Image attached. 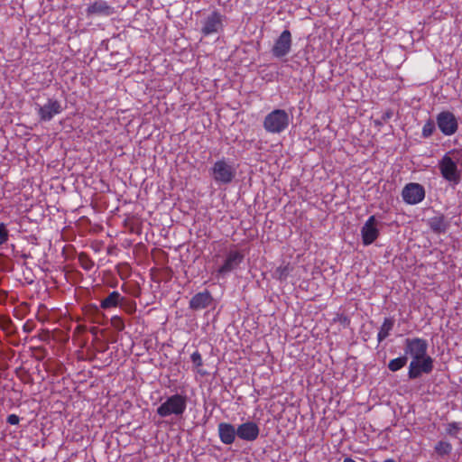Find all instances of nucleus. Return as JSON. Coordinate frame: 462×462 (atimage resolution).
<instances>
[{
    "label": "nucleus",
    "instance_id": "nucleus-1",
    "mask_svg": "<svg viewBox=\"0 0 462 462\" xmlns=\"http://www.w3.org/2000/svg\"><path fill=\"white\" fill-rule=\"evenodd\" d=\"M188 397L184 394L175 393L166 398L157 408V414L161 417L174 415L179 418L183 415L187 408Z\"/></svg>",
    "mask_w": 462,
    "mask_h": 462
},
{
    "label": "nucleus",
    "instance_id": "nucleus-2",
    "mask_svg": "<svg viewBox=\"0 0 462 462\" xmlns=\"http://www.w3.org/2000/svg\"><path fill=\"white\" fill-rule=\"evenodd\" d=\"M290 115L283 109H274L263 119V126L267 133L281 134L290 125Z\"/></svg>",
    "mask_w": 462,
    "mask_h": 462
},
{
    "label": "nucleus",
    "instance_id": "nucleus-3",
    "mask_svg": "<svg viewBox=\"0 0 462 462\" xmlns=\"http://www.w3.org/2000/svg\"><path fill=\"white\" fill-rule=\"evenodd\" d=\"M210 171L213 180L223 185L231 183L236 175L235 164L225 158L215 162Z\"/></svg>",
    "mask_w": 462,
    "mask_h": 462
},
{
    "label": "nucleus",
    "instance_id": "nucleus-4",
    "mask_svg": "<svg viewBox=\"0 0 462 462\" xmlns=\"http://www.w3.org/2000/svg\"><path fill=\"white\" fill-rule=\"evenodd\" d=\"M439 169L442 177L457 185L461 180V171L458 170L457 164L455 162V160L450 157L449 154L446 153L441 160L439 162Z\"/></svg>",
    "mask_w": 462,
    "mask_h": 462
},
{
    "label": "nucleus",
    "instance_id": "nucleus-5",
    "mask_svg": "<svg viewBox=\"0 0 462 462\" xmlns=\"http://www.w3.org/2000/svg\"><path fill=\"white\" fill-rule=\"evenodd\" d=\"M427 340L420 337H407L404 340L403 351L404 356H411L413 359H421L422 357L429 356Z\"/></svg>",
    "mask_w": 462,
    "mask_h": 462
},
{
    "label": "nucleus",
    "instance_id": "nucleus-6",
    "mask_svg": "<svg viewBox=\"0 0 462 462\" xmlns=\"http://www.w3.org/2000/svg\"><path fill=\"white\" fill-rule=\"evenodd\" d=\"M433 368L434 359L430 356L422 357L421 359H413L409 365L408 378L410 380L419 379L423 374H430Z\"/></svg>",
    "mask_w": 462,
    "mask_h": 462
},
{
    "label": "nucleus",
    "instance_id": "nucleus-7",
    "mask_svg": "<svg viewBox=\"0 0 462 462\" xmlns=\"http://www.w3.org/2000/svg\"><path fill=\"white\" fill-rule=\"evenodd\" d=\"M436 124L440 132L447 136L453 135L458 128V122L450 111H442L436 116Z\"/></svg>",
    "mask_w": 462,
    "mask_h": 462
},
{
    "label": "nucleus",
    "instance_id": "nucleus-8",
    "mask_svg": "<svg viewBox=\"0 0 462 462\" xmlns=\"http://www.w3.org/2000/svg\"><path fill=\"white\" fill-rule=\"evenodd\" d=\"M292 44L291 33L289 30H284L275 40L272 48V54L277 59H282L291 51Z\"/></svg>",
    "mask_w": 462,
    "mask_h": 462
},
{
    "label": "nucleus",
    "instance_id": "nucleus-9",
    "mask_svg": "<svg viewBox=\"0 0 462 462\" xmlns=\"http://www.w3.org/2000/svg\"><path fill=\"white\" fill-rule=\"evenodd\" d=\"M402 197L404 202L415 205L425 198L424 187L419 183L411 182L406 184L402 190Z\"/></svg>",
    "mask_w": 462,
    "mask_h": 462
},
{
    "label": "nucleus",
    "instance_id": "nucleus-10",
    "mask_svg": "<svg viewBox=\"0 0 462 462\" xmlns=\"http://www.w3.org/2000/svg\"><path fill=\"white\" fill-rule=\"evenodd\" d=\"M260 423L247 420L240 424L237 429L230 423L221 422L218 424V433H259Z\"/></svg>",
    "mask_w": 462,
    "mask_h": 462
},
{
    "label": "nucleus",
    "instance_id": "nucleus-11",
    "mask_svg": "<svg viewBox=\"0 0 462 462\" xmlns=\"http://www.w3.org/2000/svg\"><path fill=\"white\" fill-rule=\"evenodd\" d=\"M380 223L375 218V216H371L365 221L361 228V236L364 245H370L379 236L380 231L378 226Z\"/></svg>",
    "mask_w": 462,
    "mask_h": 462
},
{
    "label": "nucleus",
    "instance_id": "nucleus-12",
    "mask_svg": "<svg viewBox=\"0 0 462 462\" xmlns=\"http://www.w3.org/2000/svg\"><path fill=\"white\" fill-rule=\"evenodd\" d=\"M63 108L60 101L49 98L48 102L43 106H39L38 115L40 120L43 122L51 121L55 115L62 112Z\"/></svg>",
    "mask_w": 462,
    "mask_h": 462
},
{
    "label": "nucleus",
    "instance_id": "nucleus-13",
    "mask_svg": "<svg viewBox=\"0 0 462 462\" xmlns=\"http://www.w3.org/2000/svg\"><path fill=\"white\" fill-rule=\"evenodd\" d=\"M244 254L239 251H230L224 263L217 269V276H224L236 269L244 260Z\"/></svg>",
    "mask_w": 462,
    "mask_h": 462
},
{
    "label": "nucleus",
    "instance_id": "nucleus-14",
    "mask_svg": "<svg viewBox=\"0 0 462 462\" xmlns=\"http://www.w3.org/2000/svg\"><path fill=\"white\" fill-rule=\"evenodd\" d=\"M222 26V15L220 13L214 11L205 19L203 27L201 28V32L205 36L217 33Z\"/></svg>",
    "mask_w": 462,
    "mask_h": 462
},
{
    "label": "nucleus",
    "instance_id": "nucleus-15",
    "mask_svg": "<svg viewBox=\"0 0 462 462\" xmlns=\"http://www.w3.org/2000/svg\"><path fill=\"white\" fill-rule=\"evenodd\" d=\"M214 301V299L209 291L196 293L189 302V308L194 311H199L209 307Z\"/></svg>",
    "mask_w": 462,
    "mask_h": 462
},
{
    "label": "nucleus",
    "instance_id": "nucleus-16",
    "mask_svg": "<svg viewBox=\"0 0 462 462\" xmlns=\"http://www.w3.org/2000/svg\"><path fill=\"white\" fill-rule=\"evenodd\" d=\"M114 13V8L106 1H96L87 9V14L90 15H110Z\"/></svg>",
    "mask_w": 462,
    "mask_h": 462
},
{
    "label": "nucleus",
    "instance_id": "nucleus-17",
    "mask_svg": "<svg viewBox=\"0 0 462 462\" xmlns=\"http://www.w3.org/2000/svg\"><path fill=\"white\" fill-rule=\"evenodd\" d=\"M429 226L435 234H442L448 229L449 222L446 220L444 215H438L429 219Z\"/></svg>",
    "mask_w": 462,
    "mask_h": 462
},
{
    "label": "nucleus",
    "instance_id": "nucleus-18",
    "mask_svg": "<svg viewBox=\"0 0 462 462\" xmlns=\"http://www.w3.org/2000/svg\"><path fill=\"white\" fill-rule=\"evenodd\" d=\"M122 300L123 296L118 291H114L100 301V307L103 310H109L112 308L119 307V304L122 302Z\"/></svg>",
    "mask_w": 462,
    "mask_h": 462
},
{
    "label": "nucleus",
    "instance_id": "nucleus-19",
    "mask_svg": "<svg viewBox=\"0 0 462 462\" xmlns=\"http://www.w3.org/2000/svg\"><path fill=\"white\" fill-rule=\"evenodd\" d=\"M394 326V319L393 318H385L383 325L380 328V330L377 335L378 342H382L389 335Z\"/></svg>",
    "mask_w": 462,
    "mask_h": 462
},
{
    "label": "nucleus",
    "instance_id": "nucleus-20",
    "mask_svg": "<svg viewBox=\"0 0 462 462\" xmlns=\"http://www.w3.org/2000/svg\"><path fill=\"white\" fill-rule=\"evenodd\" d=\"M451 450L452 445L445 440L438 442L434 448L435 453L440 457L449 455Z\"/></svg>",
    "mask_w": 462,
    "mask_h": 462
},
{
    "label": "nucleus",
    "instance_id": "nucleus-21",
    "mask_svg": "<svg viewBox=\"0 0 462 462\" xmlns=\"http://www.w3.org/2000/svg\"><path fill=\"white\" fill-rule=\"evenodd\" d=\"M408 362V357L406 356H402L392 359L388 364V369L392 372H397L401 370L402 367L406 365Z\"/></svg>",
    "mask_w": 462,
    "mask_h": 462
},
{
    "label": "nucleus",
    "instance_id": "nucleus-22",
    "mask_svg": "<svg viewBox=\"0 0 462 462\" xmlns=\"http://www.w3.org/2000/svg\"><path fill=\"white\" fill-rule=\"evenodd\" d=\"M291 271L290 264L281 265L274 271V277L279 281H285Z\"/></svg>",
    "mask_w": 462,
    "mask_h": 462
},
{
    "label": "nucleus",
    "instance_id": "nucleus-23",
    "mask_svg": "<svg viewBox=\"0 0 462 462\" xmlns=\"http://www.w3.org/2000/svg\"><path fill=\"white\" fill-rule=\"evenodd\" d=\"M436 121H434L431 118H429L422 127L421 136L423 138L430 137L436 131Z\"/></svg>",
    "mask_w": 462,
    "mask_h": 462
},
{
    "label": "nucleus",
    "instance_id": "nucleus-24",
    "mask_svg": "<svg viewBox=\"0 0 462 462\" xmlns=\"http://www.w3.org/2000/svg\"><path fill=\"white\" fill-rule=\"evenodd\" d=\"M119 307L128 314H133L136 311L135 301L129 300L123 296V300L120 302Z\"/></svg>",
    "mask_w": 462,
    "mask_h": 462
},
{
    "label": "nucleus",
    "instance_id": "nucleus-25",
    "mask_svg": "<svg viewBox=\"0 0 462 462\" xmlns=\"http://www.w3.org/2000/svg\"><path fill=\"white\" fill-rule=\"evenodd\" d=\"M79 262L80 266L86 271H90L94 266L93 260L85 253L79 254Z\"/></svg>",
    "mask_w": 462,
    "mask_h": 462
},
{
    "label": "nucleus",
    "instance_id": "nucleus-26",
    "mask_svg": "<svg viewBox=\"0 0 462 462\" xmlns=\"http://www.w3.org/2000/svg\"><path fill=\"white\" fill-rule=\"evenodd\" d=\"M450 155L453 160H455V162L460 166H462V149H453L447 152Z\"/></svg>",
    "mask_w": 462,
    "mask_h": 462
},
{
    "label": "nucleus",
    "instance_id": "nucleus-27",
    "mask_svg": "<svg viewBox=\"0 0 462 462\" xmlns=\"http://www.w3.org/2000/svg\"><path fill=\"white\" fill-rule=\"evenodd\" d=\"M9 237V232L4 223H0V245L6 243Z\"/></svg>",
    "mask_w": 462,
    "mask_h": 462
},
{
    "label": "nucleus",
    "instance_id": "nucleus-28",
    "mask_svg": "<svg viewBox=\"0 0 462 462\" xmlns=\"http://www.w3.org/2000/svg\"><path fill=\"white\" fill-rule=\"evenodd\" d=\"M112 326L118 331H122L125 328V323L122 318L115 316L111 319Z\"/></svg>",
    "mask_w": 462,
    "mask_h": 462
},
{
    "label": "nucleus",
    "instance_id": "nucleus-29",
    "mask_svg": "<svg viewBox=\"0 0 462 462\" xmlns=\"http://www.w3.org/2000/svg\"><path fill=\"white\" fill-rule=\"evenodd\" d=\"M190 359L196 368L202 366V365H203L202 357H201V355L198 351L194 352L191 355Z\"/></svg>",
    "mask_w": 462,
    "mask_h": 462
},
{
    "label": "nucleus",
    "instance_id": "nucleus-30",
    "mask_svg": "<svg viewBox=\"0 0 462 462\" xmlns=\"http://www.w3.org/2000/svg\"><path fill=\"white\" fill-rule=\"evenodd\" d=\"M222 443L232 444L236 435H218Z\"/></svg>",
    "mask_w": 462,
    "mask_h": 462
},
{
    "label": "nucleus",
    "instance_id": "nucleus-31",
    "mask_svg": "<svg viewBox=\"0 0 462 462\" xmlns=\"http://www.w3.org/2000/svg\"><path fill=\"white\" fill-rule=\"evenodd\" d=\"M393 116V113L391 109H388L386 110L385 112L383 113L381 118H382V121L386 123L389 119H391Z\"/></svg>",
    "mask_w": 462,
    "mask_h": 462
},
{
    "label": "nucleus",
    "instance_id": "nucleus-32",
    "mask_svg": "<svg viewBox=\"0 0 462 462\" xmlns=\"http://www.w3.org/2000/svg\"><path fill=\"white\" fill-rule=\"evenodd\" d=\"M7 422L12 425L17 424L19 422V417L15 414H11L7 417Z\"/></svg>",
    "mask_w": 462,
    "mask_h": 462
},
{
    "label": "nucleus",
    "instance_id": "nucleus-33",
    "mask_svg": "<svg viewBox=\"0 0 462 462\" xmlns=\"http://www.w3.org/2000/svg\"><path fill=\"white\" fill-rule=\"evenodd\" d=\"M239 438L245 439L247 441L254 440L258 435H237Z\"/></svg>",
    "mask_w": 462,
    "mask_h": 462
},
{
    "label": "nucleus",
    "instance_id": "nucleus-34",
    "mask_svg": "<svg viewBox=\"0 0 462 462\" xmlns=\"http://www.w3.org/2000/svg\"><path fill=\"white\" fill-rule=\"evenodd\" d=\"M147 436H148V437H150V439H146L144 438V439H143V441H144V442H151V444H152V445H153L152 440H153V439H157V435H152V434H149V435H147Z\"/></svg>",
    "mask_w": 462,
    "mask_h": 462
},
{
    "label": "nucleus",
    "instance_id": "nucleus-35",
    "mask_svg": "<svg viewBox=\"0 0 462 462\" xmlns=\"http://www.w3.org/2000/svg\"><path fill=\"white\" fill-rule=\"evenodd\" d=\"M133 296L138 297L140 294L139 289H135L134 291L131 292Z\"/></svg>",
    "mask_w": 462,
    "mask_h": 462
},
{
    "label": "nucleus",
    "instance_id": "nucleus-36",
    "mask_svg": "<svg viewBox=\"0 0 462 462\" xmlns=\"http://www.w3.org/2000/svg\"><path fill=\"white\" fill-rule=\"evenodd\" d=\"M374 123H375L376 125H382L384 122H383L382 118H381V119L375 120Z\"/></svg>",
    "mask_w": 462,
    "mask_h": 462
},
{
    "label": "nucleus",
    "instance_id": "nucleus-37",
    "mask_svg": "<svg viewBox=\"0 0 462 462\" xmlns=\"http://www.w3.org/2000/svg\"><path fill=\"white\" fill-rule=\"evenodd\" d=\"M344 462H356V461H355V460H354V459H352L351 457H346V458L344 459Z\"/></svg>",
    "mask_w": 462,
    "mask_h": 462
},
{
    "label": "nucleus",
    "instance_id": "nucleus-38",
    "mask_svg": "<svg viewBox=\"0 0 462 462\" xmlns=\"http://www.w3.org/2000/svg\"><path fill=\"white\" fill-rule=\"evenodd\" d=\"M383 462H396V461L393 458H388V459H385Z\"/></svg>",
    "mask_w": 462,
    "mask_h": 462
},
{
    "label": "nucleus",
    "instance_id": "nucleus-39",
    "mask_svg": "<svg viewBox=\"0 0 462 462\" xmlns=\"http://www.w3.org/2000/svg\"><path fill=\"white\" fill-rule=\"evenodd\" d=\"M122 290H124L125 292H130V291L126 289L125 285H123V286H122Z\"/></svg>",
    "mask_w": 462,
    "mask_h": 462
},
{
    "label": "nucleus",
    "instance_id": "nucleus-40",
    "mask_svg": "<svg viewBox=\"0 0 462 462\" xmlns=\"http://www.w3.org/2000/svg\"><path fill=\"white\" fill-rule=\"evenodd\" d=\"M373 462H376V461H373Z\"/></svg>",
    "mask_w": 462,
    "mask_h": 462
}]
</instances>
